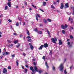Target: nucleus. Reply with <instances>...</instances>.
Returning a JSON list of instances; mask_svg holds the SVG:
<instances>
[{
    "label": "nucleus",
    "instance_id": "1",
    "mask_svg": "<svg viewBox=\"0 0 74 74\" xmlns=\"http://www.w3.org/2000/svg\"><path fill=\"white\" fill-rule=\"evenodd\" d=\"M51 40L53 42L56 44V42H55V41H57V40L56 38H55V39L54 38H51Z\"/></svg>",
    "mask_w": 74,
    "mask_h": 74
},
{
    "label": "nucleus",
    "instance_id": "2",
    "mask_svg": "<svg viewBox=\"0 0 74 74\" xmlns=\"http://www.w3.org/2000/svg\"><path fill=\"white\" fill-rule=\"evenodd\" d=\"M59 68H60V71H63V64H61L59 66Z\"/></svg>",
    "mask_w": 74,
    "mask_h": 74
},
{
    "label": "nucleus",
    "instance_id": "3",
    "mask_svg": "<svg viewBox=\"0 0 74 74\" xmlns=\"http://www.w3.org/2000/svg\"><path fill=\"white\" fill-rule=\"evenodd\" d=\"M67 27H68V25H66V24H65L64 26L63 25H61V27L63 29H65V28H67Z\"/></svg>",
    "mask_w": 74,
    "mask_h": 74
},
{
    "label": "nucleus",
    "instance_id": "4",
    "mask_svg": "<svg viewBox=\"0 0 74 74\" xmlns=\"http://www.w3.org/2000/svg\"><path fill=\"white\" fill-rule=\"evenodd\" d=\"M38 18H40V15L37 14H36V19L37 21H38Z\"/></svg>",
    "mask_w": 74,
    "mask_h": 74
},
{
    "label": "nucleus",
    "instance_id": "5",
    "mask_svg": "<svg viewBox=\"0 0 74 74\" xmlns=\"http://www.w3.org/2000/svg\"><path fill=\"white\" fill-rule=\"evenodd\" d=\"M34 69L35 70V71L38 72V69H37V66H36V65L34 66Z\"/></svg>",
    "mask_w": 74,
    "mask_h": 74
},
{
    "label": "nucleus",
    "instance_id": "6",
    "mask_svg": "<svg viewBox=\"0 0 74 74\" xmlns=\"http://www.w3.org/2000/svg\"><path fill=\"white\" fill-rule=\"evenodd\" d=\"M64 7V5H63V3H61V5L60 7V9H63Z\"/></svg>",
    "mask_w": 74,
    "mask_h": 74
},
{
    "label": "nucleus",
    "instance_id": "7",
    "mask_svg": "<svg viewBox=\"0 0 74 74\" xmlns=\"http://www.w3.org/2000/svg\"><path fill=\"white\" fill-rule=\"evenodd\" d=\"M29 69L31 70H32V72H34V71H35V70H34L33 69V67L32 66L30 67Z\"/></svg>",
    "mask_w": 74,
    "mask_h": 74
},
{
    "label": "nucleus",
    "instance_id": "8",
    "mask_svg": "<svg viewBox=\"0 0 74 74\" xmlns=\"http://www.w3.org/2000/svg\"><path fill=\"white\" fill-rule=\"evenodd\" d=\"M7 69H5V68H4L3 70V73H4V74H5V73H7Z\"/></svg>",
    "mask_w": 74,
    "mask_h": 74
},
{
    "label": "nucleus",
    "instance_id": "9",
    "mask_svg": "<svg viewBox=\"0 0 74 74\" xmlns=\"http://www.w3.org/2000/svg\"><path fill=\"white\" fill-rule=\"evenodd\" d=\"M29 45H30V48L31 49H32V50L33 49V48H34V47L33 46H32V44H31V43H29Z\"/></svg>",
    "mask_w": 74,
    "mask_h": 74
},
{
    "label": "nucleus",
    "instance_id": "10",
    "mask_svg": "<svg viewBox=\"0 0 74 74\" xmlns=\"http://www.w3.org/2000/svg\"><path fill=\"white\" fill-rule=\"evenodd\" d=\"M43 46L45 48H47L48 47V45L47 43H45L44 45Z\"/></svg>",
    "mask_w": 74,
    "mask_h": 74
},
{
    "label": "nucleus",
    "instance_id": "11",
    "mask_svg": "<svg viewBox=\"0 0 74 74\" xmlns=\"http://www.w3.org/2000/svg\"><path fill=\"white\" fill-rule=\"evenodd\" d=\"M68 21H71V23H72L73 22V18H69Z\"/></svg>",
    "mask_w": 74,
    "mask_h": 74
},
{
    "label": "nucleus",
    "instance_id": "12",
    "mask_svg": "<svg viewBox=\"0 0 74 74\" xmlns=\"http://www.w3.org/2000/svg\"><path fill=\"white\" fill-rule=\"evenodd\" d=\"M69 5L68 3H66L65 4V8H69Z\"/></svg>",
    "mask_w": 74,
    "mask_h": 74
},
{
    "label": "nucleus",
    "instance_id": "13",
    "mask_svg": "<svg viewBox=\"0 0 74 74\" xmlns=\"http://www.w3.org/2000/svg\"><path fill=\"white\" fill-rule=\"evenodd\" d=\"M44 47V46H43V45H41L40 46V47L39 48H38V49L39 50H40V49H42V48Z\"/></svg>",
    "mask_w": 74,
    "mask_h": 74
},
{
    "label": "nucleus",
    "instance_id": "14",
    "mask_svg": "<svg viewBox=\"0 0 74 74\" xmlns=\"http://www.w3.org/2000/svg\"><path fill=\"white\" fill-rule=\"evenodd\" d=\"M8 5L9 7H11V2H8Z\"/></svg>",
    "mask_w": 74,
    "mask_h": 74
},
{
    "label": "nucleus",
    "instance_id": "15",
    "mask_svg": "<svg viewBox=\"0 0 74 74\" xmlns=\"http://www.w3.org/2000/svg\"><path fill=\"white\" fill-rule=\"evenodd\" d=\"M62 42L61 40H59V45H62Z\"/></svg>",
    "mask_w": 74,
    "mask_h": 74
},
{
    "label": "nucleus",
    "instance_id": "16",
    "mask_svg": "<svg viewBox=\"0 0 74 74\" xmlns=\"http://www.w3.org/2000/svg\"><path fill=\"white\" fill-rule=\"evenodd\" d=\"M18 45H16V47L17 48H19V46H20V45H21V44L19 43H18Z\"/></svg>",
    "mask_w": 74,
    "mask_h": 74
},
{
    "label": "nucleus",
    "instance_id": "17",
    "mask_svg": "<svg viewBox=\"0 0 74 74\" xmlns=\"http://www.w3.org/2000/svg\"><path fill=\"white\" fill-rule=\"evenodd\" d=\"M45 64L47 69H48V68H49V66H48V64H47V62H46L45 63Z\"/></svg>",
    "mask_w": 74,
    "mask_h": 74
},
{
    "label": "nucleus",
    "instance_id": "18",
    "mask_svg": "<svg viewBox=\"0 0 74 74\" xmlns=\"http://www.w3.org/2000/svg\"><path fill=\"white\" fill-rule=\"evenodd\" d=\"M46 4H47V3L45 2H44L43 3V6H45Z\"/></svg>",
    "mask_w": 74,
    "mask_h": 74
},
{
    "label": "nucleus",
    "instance_id": "19",
    "mask_svg": "<svg viewBox=\"0 0 74 74\" xmlns=\"http://www.w3.org/2000/svg\"><path fill=\"white\" fill-rule=\"evenodd\" d=\"M18 40H14V44H17L18 43Z\"/></svg>",
    "mask_w": 74,
    "mask_h": 74
},
{
    "label": "nucleus",
    "instance_id": "20",
    "mask_svg": "<svg viewBox=\"0 0 74 74\" xmlns=\"http://www.w3.org/2000/svg\"><path fill=\"white\" fill-rule=\"evenodd\" d=\"M27 41H29V42H32V40L28 38Z\"/></svg>",
    "mask_w": 74,
    "mask_h": 74
},
{
    "label": "nucleus",
    "instance_id": "21",
    "mask_svg": "<svg viewBox=\"0 0 74 74\" xmlns=\"http://www.w3.org/2000/svg\"><path fill=\"white\" fill-rule=\"evenodd\" d=\"M16 63L17 66H18L19 65V63L18 62V60H16Z\"/></svg>",
    "mask_w": 74,
    "mask_h": 74
},
{
    "label": "nucleus",
    "instance_id": "22",
    "mask_svg": "<svg viewBox=\"0 0 74 74\" xmlns=\"http://www.w3.org/2000/svg\"><path fill=\"white\" fill-rule=\"evenodd\" d=\"M27 33L28 36H29L30 35V33H29V32L28 30H27Z\"/></svg>",
    "mask_w": 74,
    "mask_h": 74
},
{
    "label": "nucleus",
    "instance_id": "23",
    "mask_svg": "<svg viewBox=\"0 0 74 74\" xmlns=\"http://www.w3.org/2000/svg\"><path fill=\"white\" fill-rule=\"evenodd\" d=\"M38 33H39V34H42V31H40L38 32Z\"/></svg>",
    "mask_w": 74,
    "mask_h": 74
},
{
    "label": "nucleus",
    "instance_id": "24",
    "mask_svg": "<svg viewBox=\"0 0 74 74\" xmlns=\"http://www.w3.org/2000/svg\"><path fill=\"white\" fill-rule=\"evenodd\" d=\"M5 54L6 55H10V53L6 52H5Z\"/></svg>",
    "mask_w": 74,
    "mask_h": 74
},
{
    "label": "nucleus",
    "instance_id": "25",
    "mask_svg": "<svg viewBox=\"0 0 74 74\" xmlns=\"http://www.w3.org/2000/svg\"><path fill=\"white\" fill-rule=\"evenodd\" d=\"M62 33H63V34H65V33H66V32H65V31L64 30H62Z\"/></svg>",
    "mask_w": 74,
    "mask_h": 74
},
{
    "label": "nucleus",
    "instance_id": "26",
    "mask_svg": "<svg viewBox=\"0 0 74 74\" xmlns=\"http://www.w3.org/2000/svg\"><path fill=\"white\" fill-rule=\"evenodd\" d=\"M7 8H8V6H6L5 7V10H7Z\"/></svg>",
    "mask_w": 74,
    "mask_h": 74
},
{
    "label": "nucleus",
    "instance_id": "27",
    "mask_svg": "<svg viewBox=\"0 0 74 74\" xmlns=\"http://www.w3.org/2000/svg\"><path fill=\"white\" fill-rule=\"evenodd\" d=\"M15 54H13L12 55V58H15Z\"/></svg>",
    "mask_w": 74,
    "mask_h": 74
},
{
    "label": "nucleus",
    "instance_id": "28",
    "mask_svg": "<svg viewBox=\"0 0 74 74\" xmlns=\"http://www.w3.org/2000/svg\"><path fill=\"white\" fill-rule=\"evenodd\" d=\"M52 69L53 70H55V67L54 66H53Z\"/></svg>",
    "mask_w": 74,
    "mask_h": 74
},
{
    "label": "nucleus",
    "instance_id": "29",
    "mask_svg": "<svg viewBox=\"0 0 74 74\" xmlns=\"http://www.w3.org/2000/svg\"><path fill=\"white\" fill-rule=\"evenodd\" d=\"M47 33H48L49 36H50V37H51V36H50V33H49V32L48 31V30L47 31Z\"/></svg>",
    "mask_w": 74,
    "mask_h": 74
},
{
    "label": "nucleus",
    "instance_id": "30",
    "mask_svg": "<svg viewBox=\"0 0 74 74\" xmlns=\"http://www.w3.org/2000/svg\"><path fill=\"white\" fill-rule=\"evenodd\" d=\"M34 31H35V32H38V30H37V28H36L34 30Z\"/></svg>",
    "mask_w": 74,
    "mask_h": 74
},
{
    "label": "nucleus",
    "instance_id": "31",
    "mask_svg": "<svg viewBox=\"0 0 74 74\" xmlns=\"http://www.w3.org/2000/svg\"><path fill=\"white\" fill-rule=\"evenodd\" d=\"M39 73H41L42 72V70H39L38 71Z\"/></svg>",
    "mask_w": 74,
    "mask_h": 74
},
{
    "label": "nucleus",
    "instance_id": "32",
    "mask_svg": "<svg viewBox=\"0 0 74 74\" xmlns=\"http://www.w3.org/2000/svg\"><path fill=\"white\" fill-rule=\"evenodd\" d=\"M47 20H48V21L49 22H51V20L50 19L48 18V19H47Z\"/></svg>",
    "mask_w": 74,
    "mask_h": 74
},
{
    "label": "nucleus",
    "instance_id": "33",
    "mask_svg": "<svg viewBox=\"0 0 74 74\" xmlns=\"http://www.w3.org/2000/svg\"><path fill=\"white\" fill-rule=\"evenodd\" d=\"M24 70L25 73H27V69H25Z\"/></svg>",
    "mask_w": 74,
    "mask_h": 74
},
{
    "label": "nucleus",
    "instance_id": "34",
    "mask_svg": "<svg viewBox=\"0 0 74 74\" xmlns=\"http://www.w3.org/2000/svg\"><path fill=\"white\" fill-rule=\"evenodd\" d=\"M51 7L52 8H53V9L55 8V7L53 6V5H51Z\"/></svg>",
    "mask_w": 74,
    "mask_h": 74
},
{
    "label": "nucleus",
    "instance_id": "35",
    "mask_svg": "<svg viewBox=\"0 0 74 74\" xmlns=\"http://www.w3.org/2000/svg\"><path fill=\"white\" fill-rule=\"evenodd\" d=\"M44 23H47V20H46L44 19Z\"/></svg>",
    "mask_w": 74,
    "mask_h": 74
},
{
    "label": "nucleus",
    "instance_id": "36",
    "mask_svg": "<svg viewBox=\"0 0 74 74\" xmlns=\"http://www.w3.org/2000/svg\"><path fill=\"white\" fill-rule=\"evenodd\" d=\"M64 73L65 74H67V72L66 71V70H64Z\"/></svg>",
    "mask_w": 74,
    "mask_h": 74
},
{
    "label": "nucleus",
    "instance_id": "37",
    "mask_svg": "<svg viewBox=\"0 0 74 74\" xmlns=\"http://www.w3.org/2000/svg\"><path fill=\"white\" fill-rule=\"evenodd\" d=\"M2 53H3V55L4 56L5 55H6L5 54V52H3Z\"/></svg>",
    "mask_w": 74,
    "mask_h": 74
},
{
    "label": "nucleus",
    "instance_id": "38",
    "mask_svg": "<svg viewBox=\"0 0 74 74\" xmlns=\"http://www.w3.org/2000/svg\"><path fill=\"white\" fill-rule=\"evenodd\" d=\"M16 26H19V23H17L16 24Z\"/></svg>",
    "mask_w": 74,
    "mask_h": 74
},
{
    "label": "nucleus",
    "instance_id": "39",
    "mask_svg": "<svg viewBox=\"0 0 74 74\" xmlns=\"http://www.w3.org/2000/svg\"><path fill=\"white\" fill-rule=\"evenodd\" d=\"M32 7H34V8H35L36 9H37V7H36V6L33 5H32Z\"/></svg>",
    "mask_w": 74,
    "mask_h": 74
},
{
    "label": "nucleus",
    "instance_id": "40",
    "mask_svg": "<svg viewBox=\"0 0 74 74\" xmlns=\"http://www.w3.org/2000/svg\"><path fill=\"white\" fill-rule=\"evenodd\" d=\"M27 38H32V37L29 36H28L27 37Z\"/></svg>",
    "mask_w": 74,
    "mask_h": 74
},
{
    "label": "nucleus",
    "instance_id": "41",
    "mask_svg": "<svg viewBox=\"0 0 74 74\" xmlns=\"http://www.w3.org/2000/svg\"><path fill=\"white\" fill-rule=\"evenodd\" d=\"M8 69H10V70H11V66H9L8 67Z\"/></svg>",
    "mask_w": 74,
    "mask_h": 74
},
{
    "label": "nucleus",
    "instance_id": "42",
    "mask_svg": "<svg viewBox=\"0 0 74 74\" xmlns=\"http://www.w3.org/2000/svg\"><path fill=\"white\" fill-rule=\"evenodd\" d=\"M70 37L71 38H73V36H72V35H70Z\"/></svg>",
    "mask_w": 74,
    "mask_h": 74
},
{
    "label": "nucleus",
    "instance_id": "43",
    "mask_svg": "<svg viewBox=\"0 0 74 74\" xmlns=\"http://www.w3.org/2000/svg\"><path fill=\"white\" fill-rule=\"evenodd\" d=\"M42 59H44V60H45V56H43L42 58Z\"/></svg>",
    "mask_w": 74,
    "mask_h": 74
},
{
    "label": "nucleus",
    "instance_id": "44",
    "mask_svg": "<svg viewBox=\"0 0 74 74\" xmlns=\"http://www.w3.org/2000/svg\"><path fill=\"white\" fill-rule=\"evenodd\" d=\"M8 21H9V22H12V21L10 19L8 20Z\"/></svg>",
    "mask_w": 74,
    "mask_h": 74
},
{
    "label": "nucleus",
    "instance_id": "45",
    "mask_svg": "<svg viewBox=\"0 0 74 74\" xmlns=\"http://www.w3.org/2000/svg\"><path fill=\"white\" fill-rule=\"evenodd\" d=\"M13 34L14 36H17V34H16V33H14Z\"/></svg>",
    "mask_w": 74,
    "mask_h": 74
},
{
    "label": "nucleus",
    "instance_id": "46",
    "mask_svg": "<svg viewBox=\"0 0 74 74\" xmlns=\"http://www.w3.org/2000/svg\"><path fill=\"white\" fill-rule=\"evenodd\" d=\"M49 55H52V51H50V52L49 53Z\"/></svg>",
    "mask_w": 74,
    "mask_h": 74
},
{
    "label": "nucleus",
    "instance_id": "47",
    "mask_svg": "<svg viewBox=\"0 0 74 74\" xmlns=\"http://www.w3.org/2000/svg\"><path fill=\"white\" fill-rule=\"evenodd\" d=\"M9 46L10 47V46H11V47H13V44H11V45H9Z\"/></svg>",
    "mask_w": 74,
    "mask_h": 74
},
{
    "label": "nucleus",
    "instance_id": "48",
    "mask_svg": "<svg viewBox=\"0 0 74 74\" xmlns=\"http://www.w3.org/2000/svg\"><path fill=\"white\" fill-rule=\"evenodd\" d=\"M39 10H40L42 12H44V10H41V9H39Z\"/></svg>",
    "mask_w": 74,
    "mask_h": 74
},
{
    "label": "nucleus",
    "instance_id": "49",
    "mask_svg": "<svg viewBox=\"0 0 74 74\" xmlns=\"http://www.w3.org/2000/svg\"><path fill=\"white\" fill-rule=\"evenodd\" d=\"M8 42H9V43H11V41H10V40H8Z\"/></svg>",
    "mask_w": 74,
    "mask_h": 74
},
{
    "label": "nucleus",
    "instance_id": "50",
    "mask_svg": "<svg viewBox=\"0 0 74 74\" xmlns=\"http://www.w3.org/2000/svg\"><path fill=\"white\" fill-rule=\"evenodd\" d=\"M73 15H74V8H73Z\"/></svg>",
    "mask_w": 74,
    "mask_h": 74
},
{
    "label": "nucleus",
    "instance_id": "51",
    "mask_svg": "<svg viewBox=\"0 0 74 74\" xmlns=\"http://www.w3.org/2000/svg\"><path fill=\"white\" fill-rule=\"evenodd\" d=\"M18 19L19 21H21V18L20 17H18Z\"/></svg>",
    "mask_w": 74,
    "mask_h": 74
},
{
    "label": "nucleus",
    "instance_id": "52",
    "mask_svg": "<svg viewBox=\"0 0 74 74\" xmlns=\"http://www.w3.org/2000/svg\"><path fill=\"white\" fill-rule=\"evenodd\" d=\"M23 54L24 55V56H26V55L24 53H23Z\"/></svg>",
    "mask_w": 74,
    "mask_h": 74
},
{
    "label": "nucleus",
    "instance_id": "53",
    "mask_svg": "<svg viewBox=\"0 0 74 74\" xmlns=\"http://www.w3.org/2000/svg\"><path fill=\"white\" fill-rule=\"evenodd\" d=\"M36 63L35 62H34V66H36Z\"/></svg>",
    "mask_w": 74,
    "mask_h": 74
},
{
    "label": "nucleus",
    "instance_id": "54",
    "mask_svg": "<svg viewBox=\"0 0 74 74\" xmlns=\"http://www.w3.org/2000/svg\"><path fill=\"white\" fill-rule=\"evenodd\" d=\"M24 3L25 4L26 6L27 5V3L26 2H25Z\"/></svg>",
    "mask_w": 74,
    "mask_h": 74
},
{
    "label": "nucleus",
    "instance_id": "55",
    "mask_svg": "<svg viewBox=\"0 0 74 74\" xmlns=\"http://www.w3.org/2000/svg\"><path fill=\"white\" fill-rule=\"evenodd\" d=\"M25 66L26 67H28V65L27 64H26L25 65Z\"/></svg>",
    "mask_w": 74,
    "mask_h": 74
},
{
    "label": "nucleus",
    "instance_id": "56",
    "mask_svg": "<svg viewBox=\"0 0 74 74\" xmlns=\"http://www.w3.org/2000/svg\"><path fill=\"white\" fill-rule=\"evenodd\" d=\"M21 67L23 69H25V68H24V67L23 66H21Z\"/></svg>",
    "mask_w": 74,
    "mask_h": 74
},
{
    "label": "nucleus",
    "instance_id": "57",
    "mask_svg": "<svg viewBox=\"0 0 74 74\" xmlns=\"http://www.w3.org/2000/svg\"><path fill=\"white\" fill-rule=\"evenodd\" d=\"M70 43L69 42H68L67 43L68 45H70Z\"/></svg>",
    "mask_w": 74,
    "mask_h": 74
},
{
    "label": "nucleus",
    "instance_id": "58",
    "mask_svg": "<svg viewBox=\"0 0 74 74\" xmlns=\"http://www.w3.org/2000/svg\"><path fill=\"white\" fill-rule=\"evenodd\" d=\"M3 58V56H1L0 57V58L1 59H2V58Z\"/></svg>",
    "mask_w": 74,
    "mask_h": 74
},
{
    "label": "nucleus",
    "instance_id": "59",
    "mask_svg": "<svg viewBox=\"0 0 74 74\" xmlns=\"http://www.w3.org/2000/svg\"><path fill=\"white\" fill-rule=\"evenodd\" d=\"M57 3H59V0H57Z\"/></svg>",
    "mask_w": 74,
    "mask_h": 74
},
{
    "label": "nucleus",
    "instance_id": "60",
    "mask_svg": "<svg viewBox=\"0 0 74 74\" xmlns=\"http://www.w3.org/2000/svg\"><path fill=\"white\" fill-rule=\"evenodd\" d=\"M1 20H0V25H1Z\"/></svg>",
    "mask_w": 74,
    "mask_h": 74
},
{
    "label": "nucleus",
    "instance_id": "61",
    "mask_svg": "<svg viewBox=\"0 0 74 74\" xmlns=\"http://www.w3.org/2000/svg\"><path fill=\"white\" fill-rule=\"evenodd\" d=\"M16 8H18V5H16Z\"/></svg>",
    "mask_w": 74,
    "mask_h": 74
},
{
    "label": "nucleus",
    "instance_id": "62",
    "mask_svg": "<svg viewBox=\"0 0 74 74\" xmlns=\"http://www.w3.org/2000/svg\"><path fill=\"white\" fill-rule=\"evenodd\" d=\"M22 34H20V37H22Z\"/></svg>",
    "mask_w": 74,
    "mask_h": 74
},
{
    "label": "nucleus",
    "instance_id": "63",
    "mask_svg": "<svg viewBox=\"0 0 74 74\" xmlns=\"http://www.w3.org/2000/svg\"><path fill=\"white\" fill-rule=\"evenodd\" d=\"M72 67H73V66H71L70 67V69H71L72 68Z\"/></svg>",
    "mask_w": 74,
    "mask_h": 74
},
{
    "label": "nucleus",
    "instance_id": "64",
    "mask_svg": "<svg viewBox=\"0 0 74 74\" xmlns=\"http://www.w3.org/2000/svg\"><path fill=\"white\" fill-rule=\"evenodd\" d=\"M69 47H72V45H70L69 46Z\"/></svg>",
    "mask_w": 74,
    "mask_h": 74
}]
</instances>
